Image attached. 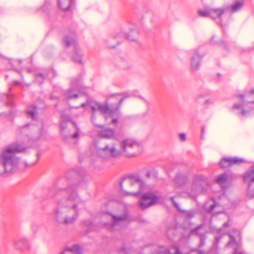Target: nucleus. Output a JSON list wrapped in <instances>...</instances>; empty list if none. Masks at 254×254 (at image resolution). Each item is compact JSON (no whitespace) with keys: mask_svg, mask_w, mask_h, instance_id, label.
I'll use <instances>...</instances> for the list:
<instances>
[{"mask_svg":"<svg viewBox=\"0 0 254 254\" xmlns=\"http://www.w3.org/2000/svg\"><path fill=\"white\" fill-rule=\"evenodd\" d=\"M60 190L62 197L58 200L53 210V220L60 225H72L79 217L80 205L82 203L77 193V186L69 185Z\"/></svg>","mask_w":254,"mask_h":254,"instance_id":"1","label":"nucleus"},{"mask_svg":"<svg viewBox=\"0 0 254 254\" xmlns=\"http://www.w3.org/2000/svg\"><path fill=\"white\" fill-rule=\"evenodd\" d=\"M126 97L119 93L111 96L109 99L111 104L110 108L106 104H99L93 101H88L82 104V107L87 110L91 109L93 112L91 120L93 123L96 113L98 111L104 115L107 124L116 125L118 123L117 111Z\"/></svg>","mask_w":254,"mask_h":254,"instance_id":"2","label":"nucleus"},{"mask_svg":"<svg viewBox=\"0 0 254 254\" xmlns=\"http://www.w3.org/2000/svg\"><path fill=\"white\" fill-rule=\"evenodd\" d=\"M24 150L17 143L10 144L2 150L0 154V176L12 173L17 170L19 159L16 154Z\"/></svg>","mask_w":254,"mask_h":254,"instance_id":"3","label":"nucleus"},{"mask_svg":"<svg viewBox=\"0 0 254 254\" xmlns=\"http://www.w3.org/2000/svg\"><path fill=\"white\" fill-rule=\"evenodd\" d=\"M188 178L186 176L179 175L174 180V191L179 195L186 192L192 197L204 191L203 186L206 185V178L202 175L194 177L190 189L187 188Z\"/></svg>","mask_w":254,"mask_h":254,"instance_id":"4","label":"nucleus"},{"mask_svg":"<svg viewBox=\"0 0 254 254\" xmlns=\"http://www.w3.org/2000/svg\"><path fill=\"white\" fill-rule=\"evenodd\" d=\"M120 156L125 155L127 157H132L141 153L143 151L142 145L136 140L128 138L122 140L120 142Z\"/></svg>","mask_w":254,"mask_h":254,"instance_id":"5","label":"nucleus"},{"mask_svg":"<svg viewBox=\"0 0 254 254\" xmlns=\"http://www.w3.org/2000/svg\"><path fill=\"white\" fill-rule=\"evenodd\" d=\"M61 133L64 139L68 138H77L79 136L80 130L75 123L70 122L69 119H62L61 123Z\"/></svg>","mask_w":254,"mask_h":254,"instance_id":"6","label":"nucleus"},{"mask_svg":"<svg viewBox=\"0 0 254 254\" xmlns=\"http://www.w3.org/2000/svg\"><path fill=\"white\" fill-rule=\"evenodd\" d=\"M110 222H105L104 226L111 231H117L126 226L129 222L127 215L125 214L122 216H116L111 214L107 215Z\"/></svg>","mask_w":254,"mask_h":254,"instance_id":"7","label":"nucleus"},{"mask_svg":"<svg viewBox=\"0 0 254 254\" xmlns=\"http://www.w3.org/2000/svg\"><path fill=\"white\" fill-rule=\"evenodd\" d=\"M120 152L114 145L107 144L103 147L95 146V153L98 157L103 159L107 160L119 157L120 156Z\"/></svg>","mask_w":254,"mask_h":254,"instance_id":"8","label":"nucleus"},{"mask_svg":"<svg viewBox=\"0 0 254 254\" xmlns=\"http://www.w3.org/2000/svg\"><path fill=\"white\" fill-rule=\"evenodd\" d=\"M139 207L145 209L151 206L156 204L160 199V196L153 192H146L140 196Z\"/></svg>","mask_w":254,"mask_h":254,"instance_id":"9","label":"nucleus"},{"mask_svg":"<svg viewBox=\"0 0 254 254\" xmlns=\"http://www.w3.org/2000/svg\"><path fill=\"white\" fill-rule=\"evenodd\" d=\"M75 36L72 35L71 36L65 37L64 41L65 43L66 47H68L71 45L74 46V53L73 55V60L74 62L82 64L81 58L83 56V52L80 49L79 47L75 44Z\"/></svg>","mask_w":254,"mask_h":254,"instance_id":"10","label":"nucleus"},{"mask_svg":"<svg viewBox=\"0 0 254 254\" xmlns=\"http://www.w3.org/2000/svg\"><path fill=\"white\" fill-rule=\"evenodd\" d=\"M244 181L249 184L247 195L250 197H254V166L251 167L244 176Z\"/></svg>","mask_w":254,"mask_h":254,"instance_id":"11","label":"nucleus"},{"mask_svg":"<svg viewBox=\"0 0 254 254\" xmlns=\"http://www.w3.org/2000/svg\"><path fill=\"white\" fill-rule=\"evenodd\" d=\"M133 177H130L124 179L120 183L121 190L126 194V195H135L136 192L130 191L132 186H133L134 179Z\"/></svg>","mask_w":254,"mask_h":254,"instance_id":"12","label":"nucleus"},{"mask_svg":"<svg viewBox=\"0 0 254 254\" xmlns=\"http://www.w3.org/2000/svg\"><path fill=\"white\" fill-rule=\"evenodd\" d=\"M244 162L243 159L238 157H231L223 158L221 160L219 165L222 168H226L233 165H238Z\"/></svg>","mask_w":254,"mask_h":254,"instance_id":"13","label":"nucleus"},{"mask_svg":"<svg viewBox=\"0 0 254 254\" xmlns=\"http://www.w3.org/2000/svg\"><path fill=\"white\" fill-rule=\"evenodd\" d=\"M97 134L99 137L106 139H116L117 138L115 130L109 128L98 130Z\"/></svg>","mask_w":254,"mask_h":254,"instance_id":"14","label":"nucleus"},{"mask_svg":"<svg viewBox=\"0 0 254 254\" xmlns=\"http://www.w3.org/2000/svg\"><path fill=\"white\" fill-rule=\"evenodd\" d=\"M133 179H134V182L133 183V186H132L131 189H130V191L136 192L135 195H132L133 196H136L141 194L143 189L144 183L137 176H134Z\"/></svg>","mask_w":254,"mask_h":254,"instance_id":"15","label":"nucleus"},{"mask_svg":"<svg viewBox=\"0 0 254 254\" xmlns=\"http://www.w3.org/2000/svg\"><path fill=\"white\" fill-rule=\"evenodd\" d=\"M223 9H211L209 10H199L198 12L199 16L202 17L214 18L215 16L213 15V13H217V16L223 14L224 12Z\"/></svg>","mask_w":254,"mask_h":254,"instance_id":"16","label":"nucleus"},{"mask_svg":"<svg viewBox=\"0 0 254 254\" xmlns=\"http://www.w3.org/2000/svg\"><path fill=\"white\" fill-rule=\"evenodd\" d=\"M15 247L21 251L29 250L31 245L29 241L25 238H21L14 243Z\"/></svg>","mask_w":254,"mask_h":254,"instance_id":"17","label":"nucleus"},{"mask_svg":"<svg viewBox=\"0 0 254 254\" xmlns=\"http://www.w3.org/2000/svg\"><path fill=\"white\" fill-rule=\"evenodd\" d=\"M238 99L243 103H254V89L250 90L246 94H239L237 95Z\"/></svg>","mask_w":254,"mask_h":254,"instance_id":"18","label":"nucleus"},{"mask_svg":"<svg viewBox=\"0 0 254 254\" xmlns=\"http://www.w3.org/2000/svg\"><path fill=\"white\" fill-rule=\"evenodd\" d=\"M81 248L78 245L66 248L61 254H81Z\"/></svg>","mask_w":254,"mask_h":254,"instance_id":"19","label":"nucleus"},{"mask_svg":"<svg viewBox=\"0 0 254 254\" xmlns=\"http://www.w3.org/2000/svg\"><path fill=\"white\" fill-rule=\"evenodd\" d=\"M201 57L197 53H195L191 59L190 65L192 70H196L200 66Z\"/></svg>","mask_w":254,"mask_h":254,"instance_id":"20","label":"nucleus"},{"mask_svg":"<svg viewBox=\"0 0 254 254\" xmlns=\"http://www.w3.org/2000/svg\"><path fill=\"white\" fill-rule=\"evenodd\" d=\"M125 38V35L123 33H120L118 35L114 37L109 41L108 44V47L110 48H114L115 47V45H113V43H117L118 44L123 41V40Z\"/></svg>","mask_w":254,"mask_h":254,"instance_id":"21","label":"nucleus"},{"mask_svg":"<svg viewBox=\"0 0 254 254\" xmlns=\"http://www.w3.org/2000/svg\"><path fill=\"white\" fill-rule=\"evenodd\" d=\"M230 177L225 174H221L218 176L216 179L217 183L222 188H225V185L227 184L230 180Z\"/></svg>","mask_w":254,"mask_h":254,"instance_id":"22","label":"nucleus"},{"mask_svg":"<svg viewBox=\"0 0 254 254\" xmlns=\"http://www.w3.org/2000/svg\"><path fill=\"white\" fill-rule=\"evenodd\" d=\"M218 206L213 199L208 200L204 205V209L209 213H212L214 208Z\"/></svg>","mask_w":254,"mask_h":254,"instance_id":"23","label":"nucleus"},{"mask_svg":"<svg viewBox=\"0 0 254 254\" xmlns=\"http://www.w3.org/2000/svg\"><path fill=\"white\" fill-rule=\"evenodd\" d=\"M72 0H59V7L63 10H67L70 6Z\"/></svg>","mask_w":254,"mask_h":254,"instance_id":"24","label":"nucleus"},{"mask_svg":"<svg viewBox=\"0 0 254 254\" xmlns=\"http://www.w3.org/2000/svg\"><path fill=\"white\" fill-rule=\"evenodd\" d=\"M80 94V92L77 93V89H70L65 93V96L67 99H72L77 98Z\"/></svg>","mask_w":254,"mask_h":254,"instance_id":"25","label":"nucleus"},{"mask_svg":"<svg viewBox=\"0 0 254 254\" xmlns=\"http://www.w3.org/2000/svg\"><path fill=\"white\" fill-rule=\"evenodd\" d=\"M37 107L35 106H32L31 107H29L27 109V115L29 117L31 118L33 120H35L36 119V115H37Z\"/></svg>","mask_w":254,"mask_h":254,"instance_id":"26","label":"nucleus"},{"mask_svg":"<svg viewBox=\"0 0 254 254\" xmlns=\"http://www.w3.org/2000/svg\"><path fill=\"white\" fill-rule=\"evenodd\" d=\"M138 31H137L136 30H133L130 31L129 34H128L126 38L130 41L138 42Z\"/></svg>","mask_w":254,"mask_h":254,"instance_id":"27","label":"nucleus"},{"mask_svg":"<svg viewBox=\"0 0 254 254\" xmlns=\"http://www.w3.org/2000/svg\"><path fill=\"white\" fill-rule=\"evenodd\" d=\"M243 5L242 2H237L232 6V10L233 12L237 11L241 9Z\"/></svg>","mask_w":254,"mask_h":254,"instance_id":"28","label":"nucleus"},{"mask_svg":"<svg viewBox=\"0 0 254 254\" xmlns=\"http://www.w3.org/2000/svg\"><path fill=\"white\" fill-rule=\"evenodd\" d=\"M184 214L185 215V216L188 218H191L193 217H194L195 215V213L193 211L190 210V211H185L184 212Z\"/></svg>","mask_w":254,"mask_h":254,"instance_id":"29","label":"nucleus"},{"mask_svg":"<svg viewBox=\"0 0 254 254\" xmlns=\"http://www.w3.org/2000/svg\"><path fill=\"white\" fill-rule=\"evenodd\" d=\"M230 240L227 245L228 247H234L237 245L235 239L232 235H230Z\"/></svg>","mask_w":254,"mask_h":254,"instance_id":"30","label":"nucleus"},{"mask_svg":"<svg viewBox=\"0 0 254 254\" xmlns=\"http://www.w3.org/2000/svg\"><path fill=\"white\" fill-rule=\"evenodd\" d=\"M170 253L171 254H182L180 251L179 248L176 246L173 247L171 249Z\"/></svg>","mask_w":254,"mask_h":254,"instance_id":"31","label":"nucleus"},{"mask_svg":"<svg viewBox=\"0 0 254 254\" xmlns=\"http://www.w3.org/2000/svg\"><path fill=\"white\" fill-rule=\"evenodd\" d=\"M180 140L184 142L186 140V135L185 133H181L179 134Z\"/></svg>","mask_w":254,"mask_h":254,"instance_id":"32","label":"nucleus"},{"mask_svg":"<svg viewBox=\"0 0 254 254\" xmlns=\"http://www.w3.org/2000/svg\"><path fill=\"white\" fill-rule=\"evenodd\" d=\"M36 80L41 82L44 80V76L42 74H39L36 76Z\"/></svg>","mask_w":254,"mask_h":254,"instance_id":"33","label":"nucleus"},{"mask_svg":"<svg viewBox=\"0 0 254 254\" xmlns=\"http://www.w3.org/2000/svg\"><path fill=\"white\" fill-rule=\"evenodd\" d=\"M174 197H175V196L171 197L170 198V200L173 202L174 205L176 208H178V204H177L176 203V202H175V201H174Z\"/></svg>","mask_w":254,"mask_h":254,"instance_id":"34","label":"nucleus"},{"mask_svg":"<svg viewBox=\"0 0 254 254\" xmlns=\"http://www.w3.org/2000/svg\"><path fill=\"white\" fill-rule=\"evenodd\" d=\"M241 115L244 117H247L249 115V113L245 110H243L241 113Z\"/></svg>","mask_w":254,"mask_h":254,"instance_id":"35","label":"nucleus"},{"mask_svg":"<svg viewBox=\"0 0 254 254\" xmlns=\"http://www.w3.org/2000/svg\"><path fill=\"white\" fill-rule=\"evenodd\" d=\"M241 105L240 104H235L233 106V108L238 109H239L241 107Z\"/></svg>","mask_w":254,"mask_h":254,"instance_id":"36","label":"nucleus"},{"mask_svg":"<svg viewBox=\"0 0 254 254\" xmlns=\"http://www.w3.org/2000/svg\"><path fill=\"white\" fill-rule=\"evenodd\" d=\"M213 102V101L211 99H208L205 101V104H211Z\"/></svg>","mask_w":254,"mask_h":254,"instance_id":"37","label":"nucleus"},{"mask_svg":"<svg viewBox=\"0 0 254 254\" xmlns=\"http://www.w3.org/2000/svg\"><path fill=\"white\" fill-rule=\"evenodd\" d=\"M222 14H221L220 15L217 16V13H213V15L215 16V17L214 18H213L214 19V18H215L216 17H220Z\"/></svg>","mask_w":254,"mask_h":254,"instance_id":"38","label":"nucleus"},{"mask_svg":"<svg viewBox=\"0 0 254 254\" xmlns=\"http://www.w3.org/2000/svg\"><path fill=\"white\" fill-rule=\"evenodd\" d=\"M229 226V224H228V222H226V223H225L224 224H223V227L224 228H226V227H228Z\"/></svg>","mask_w":254,"mask_h":254,"instance_id":"39","label":"nucleus"},{"mask_svg":"<svg viewBox=\"0 0 254 254\" xmlns=\"http://www.w3.org/2000/svg\"><path fill=\"white\" fill-rule=\"evenodd\" d=\"M203 96L202 95H200V96H198L196 98V100L197 101H199V98H201V97H202Z\"/></svg>","mask_w":254,"mask_h":254,"instance_id":"40","label":"nucleus"},{"mask_svg":"<svg viewBox=\"0 0 254 254\" xmlns=\"http://www.w3.org/2000/svg\"><path fill=\"white\" fill-rule=\"evenodd\" d=\"M197 254H205L204 252L203 251H198L196 253Z\"/></svg>","mask_w":254,"mask_h":254,"instance_id":"41","label":"nucleus"},{"mask_svg":"<svg viewBox=\"0 0 254 254\" xmlns=\"http://www.w3.org/2000/svg\"><path fill=\"white\" fill-rule=\"evenodd\" d=\"M201 227H202L201 226H199L198 227H197L196 229V231H197L198 230L200 229Z\"/></svg>","mask_w":254,"mask_h":254,"instance_id":"42","label":"nucleus"},{"mask_svg":"<svg viewBox=\"0 0 254 254\" xmlns=\"http://www.w3.org/2000/svg\"><path fill=\"white\" fill-rule=\"evenodd\" d=\"M25 166L30 167V166H28L26 163L23 164Z\"/></svg>","mask_w":254,"mask_h":254,"instance_id":"43","label":"nucleus"},{"mask_svg":"<svg viewBox=\"0 0 254 254\" xmlns=\"http://www.w3.org/2000/svg\"><path fill=\"white\" fill-rule=\"evenodd\" d=\"M234 254H245L243 253H235Z\"/></svg>","mask_w":254,"mask_h":254,"instance_id":"44","label":"nucleus"}]
</instances>
